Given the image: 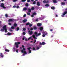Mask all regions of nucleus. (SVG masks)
<instances>
[{"instance_id": "obj_13", "label": "nucleus", "mask_w": 67, "mask_h": 67, "mask_svg": "<svg viewBox=\"0 0 67 67\" xmlns=\"http://www.w3.org/2000/svg\"><path fill=\"white\" fill-rule=\"evenodd\" d=\"M34 34L36 36V37H37V35H38L37 32H34Z\"/></svg>"}, {"instance_id": "obj_4", "label": "nucleus", "mask_w": 67, "mask_h": 67, "mask_svg": "<svg viewBox=\"0 0 67 67\" xmlns=\"http://www.w3.org/2000/svg\"><path fill=\"white\" fill-rule=\"evenodd\" d=\"M32 48L31 47H29L27 48V49L28 50H29V53H31V52H32V51L31 50H30V49H31Z\"/></svg>"}, {"instance_id": "obj_48", "label": "nucleus", "mask_w": 67, "mask_h": 67, "mask_svg": "<svg viewBox=\"0 0 67 67\" xmlns=\"http://www.w3.org/2000/svg\"><path fill=\"white\" fill-rule=\"evenodd\" d=\"M9 31H10V32H12L13 30H12V29H9Z\"/></svg>"}, {"instance_id": "obj_52", "label": "nucleus", "mask_w": 67, "mask_h": 67, "mask_svg": "<svg viewBox=\"0 0 67 67\" xmlns=\"http://www.w3.org/2000/svg\"><path fill=\"white\" fill-rule=\"evenodd\" d=\"M31 16L32 18H33L34 17V15L32 14V15H31Z\"/></svg>"}, {"instance_id": "obj_49", "label": "nucleus", "mask_w": 67, "mask_h": 67, "mask_svg": "<svg viewBox=\"0 0 67 67\" xmlns=\"http://www.w3.org/2000/svg\"><path fill=\"white\" fill-rule=\"evenodd\" d=\"M38 19H36L35 21L36 22H38Z\"/></svg>"}, {"instance_id": "obj_54", "label": "nucleus", "mask_w": 67, "mask_h": 67, "mask_svg": "<svg viewBox=\"0 0 67 67\" xmlns=\"http://www.w3.org/2000/svg\"><path fill=\"white\" fill-rule=\"evenodd\" d=\"M26 16V14H25L23 16V17L25 18Z\"/></svg>"}, {"instance_id": "obj_62", "label": "nucleus", "mask_w": 67, "mask_h": 67, "mask_svg": "<svg viewBox=\"0 0 67 67\" xmlns=\"http://www.w3.org/2000/svg\"><path fill=\"white\" fill-rule=\"evenodd\" d=\"M31 37H30L29 38H28V40H30V39H31Z\"/></svg>"}, {"instance_id": "obj_53", "label": "nucleus", "mask_w": 67, "mask_h": 67, "mask_svg": "<svg viewBox=\"0 0 67 67\" xmlns=\"http://www.w3.org/2000/svg\"><path fill=\"white\" fill-rule=\"evenodd\" d=\"M36 42V40L35 39L34 42V43L35 44V43Z\"/></svg>"}, {"instance_id": "obj_46", "label": "nucleus", "mask_w": 67, "mask_h": 67, "mask_svg": "<svg viewBox=\"0 0 67 67\" xmlns=\"http://www.w3.org/2000/svg\"><path fill=\"white\" fill-rule=\"evenodd\" d=\"M13 8H16V6L15 5L13 6Z\"/></svg>"}, {"instance_id": "obj_16", "label": "nucleus", "mask_w": 67, "mask_h": 67, "mask_svg": "<svg viewBox=\"0 0 67 67\" xmlns=\"http://www.w3.org/2000/svg\"><path fill=\"white\" fill-rule=\"evenodd\" d=\"M14 26L15 27H16V26H18V25L16 23H14Z\"/></svg>"}, {"instance_id": "obj_10", "label": "nucleus", "mask_w": 67, "mask_h": 67, "mask_svg": "<svg viewBox=\"0 0 67 67\" xmlns=\"http://www.w3.org/2000/svg\"><path fill=\"white\" fill-rule=\"evenodd\" d=\"M27 10V8L26 7H24L23 8V10L24 11H26Z\"/></svg>"}, {"instance_id": "obj_21", "label": "nucleus", "mask_w": 67, "mask_h": 67, "mask_svg": "<svg viewBox=\"0 0 67 67\" xmlns=\"http://www.w3.org/2000/svg\"><path fill=\"white\" fill-rule=\"evenodd\" d=\"M45 6H46V7H49V4H47L45 5Z\"/></svg>"}, {"instance_id": "obj_3", "label": "nucleus", "mask_w": 67, "mask_h": 67, "mask_svg": "<svg viewBox=\"0 0 67 67\" xmlns=\"http://www.w3.org/2000/svg\"><path fill=\"white\" fill-rule=\"evenodd\" d=\"M21 44V42H15V44L16 46V47L17 48H18L19 47V45L18 44Z\"/></svg>"}, {"instance_id": "obj_29", "label": "nucleus", "mask_w": 67, "mask_h": 67, "mask_svg": "<svg viewBox=\"0 0 67 67\" xmlns=\"http://www.w3.org/2000/svg\"><path fill=\"white\" fill-rule=\"evenodd\" d=\"M34 7H32L31 8V10H34Z\"/></svg>"}, {"instance_id": "obj_15", "label": "nucleus", "mask_w": 67, "mask_h": 67, "mask_svg": "<svg viewBox=\"0 0 67 67\" xmlns=\"http://www.w3.org/2000/svg\"><path fill=\"white\" fill-rule=\"evenodd\" d=\"M27 21V19H25L23 20V22H24V23H25V22H26Z\"/></svg>"}, {"instance_id": "obj_39", "label": "nucleus", "mask_w": 67, "mask_h": 67, "mask_svg": "<svg viewBox=\"0 0 67 67\" xmlns=\"http://www.w3.org/2000/svg\"><path fill=\"white\" fill-rule=\"evenodd\" d=\"M12 29H14V27L13 26H12L11 27Z\"/></svg>"}, {"instance_id": "obj_63", "label": "nucleus", "mask_w": 67, "mask_h": 67, "mask_svg": "<svg viewBox=\"0 0 67 67\" xmlns=\"http://www.w3.org/2000/svg\"><path fill=\"white\" fill-rule=\"evenodd\" d=\"M25 39V38L23 37V41H24V40Z\"/></svg>"}, {"instance_id": "obj_20", "label": "nucleus", "mask_w": 67, "mask_h": 67, "mask_svg": "<svg viewBox=\"0 0 67 67\" xmlns=\"http://www.w3.org/2000/svg\"><path fill=\"white\" fill-rule=\"evenodd\" d=\"M33 28H34V29L35 30H37V28L36 27V26H34Z\"/></svg>"}, {"instance_id": "obj_37", "label": "nucleus", "mask_w": 67, "mask_h": 67, "mask_svg": "<svg viewBox=\"0 0 67 67\" xmlns=\"http://www.w3.org/2000/svg\"><path fill=\"white\" fill-rule=\"evenodd\" d=\"M41 33H39L38 34L37 36H40V35H41Z\"/></svg>"}, {"instance_id": "obj_35", "label": "nucleus", "mask_w": 67, "mask_h": 67, "mask_svg": "<svg viewBox=\"0 0 67 67\" xmlns=\"http://www.w3.org/2000/svg\"><path fill=\"white\" fill-rule=\"evenodd\" d=\"M17 31H19V30H20V29L19 28V27H17L16 28Z\"/></svg>"}, {"instance_id": "obj_58", "label": "nucleus", "mask_w": 67, "mask_h": 67, "mask_svg": "<svg viewBox=\"0 0 67 67\" xmlns=\"http://www.w3.org/2000/svg\"><path fill=\"white\" fill-rule=\"evenodd\" d=\"M22 47H23V48H24V47H25V46H24V45H22Z\"/></svg>"}, {"instance_id": "obj_32", "label": "nucleus", "mask_w": 67, "mask_h": 67, "mask_svg": "<svg viewBox=\"0 0 67 67\" xmlns=\"http://www.w3.org/2000/svg\"><path fill=\"white\" fill-rule=\"evenodd\" d=\"M28 10L29 11L28 12H31V10L30 9H28Z\"/></svg>"}, {"instance_id": "obj_8", "label": "nucleus", "mask_w": 67, "mask_h": 67, "mask_svg": "<svg viewBox=\"0 0 67 67\" xmlns=\"http://www.w3.org/2000/svg\"><path fill=\"white\" fill-rule=\"evenodd\" d=\"M37 25L38 26H42V24L38 23L37 24Z\"/></svg>"}, {"instance_id": "obj_60", "label": "nucleus", "mask_w": 67, "mask_h": 67, "mask_svg": "<svg viewBox=\"0 0 67 67\" xmlns=\"http://www.w3.org/2000/svg\"><path fill=\"white\" fill-rule=\"evenodd\" d=\"M16 8L17 9H18L19 8V6H17Z\"/></svg>"}, {"instance_id": "obj_27", "label": "nucleus", "mask_w": 67, "mask_h": 67, "mask_svg": "<svg viewBox=\"0 0 67 67\" xmlns=\"http://www.w3.org/2000/svg\"><path fill=\"white\" fill-rule=\"evenodd\" d=\"M25 5L26 7H29V4H28V3H26L25 4Z\"/></svg>"}, {"instance_id": "obj_6", "label": "nucleus", "mask_w": 67, "mask_h": 67, "mask_svg": "<svg viewBox=\"0 0 67 67\" xmlns=\"http://www.w3.org/2000/svg\"><path fill=\"white\" fill-rule=\"evenodd\" d=\"M67 11L65 12H64V13L63 14V15H62V17H64V15H65V14H67Z\"/></svg>"}, {"instance_id": "obj_64", "label": "nucleus", "mask_w": 67, "mask_h": 67, "mask_svg": "<svg viewBox=\"0 0 67 67\" xmlns=\"http://www.w3.org/2000/svg\"><path fill=\"white\" fill-rule=\"evenodd\" d=\"M16 52H17V53H18L19 52V51H18V50H16Z\"/></svg>"}, {"instance_id": "obj_43", "label": "nucleus", "mask_w": 67, "mask_h": 67, "mask_svg": "<svg viewBox=\"0 0 67 67\" xmlns=\"http://www.w3.org/2000/svg\"><path fill=\"white\" fill-rule=\"evenodd\" d=\"M23 35H25V34H26L25 33V32H23Z\"/></svg>"}, {"instance_id": "obj_34", "label": "nucleus", "mask_w": 67, "mask_h": 67, "mask_svg": "<svg viewBox=\"0 0 67 67\" xmlns=\"http://www.w3.org/2000/svg\"><path fill=\"white\" fill-rule=\"evenodd\" d=\"M30 24V23H28L26 24V25H29Z\"/></svg>"}, {"instance_id": "obj_26", "label": "nucleus", "mask_w": 67, "mask_h": 67, "mask_svg": "<svg viewBox=\"0 0 67 67\" xmlns=\"http://www.w3.org/2000/svg\"><path fill=\"white\" fill-rule=\"evenodd\" d=\"M32 14H33L34 15H36V13L35 12H34L32 13Z\"/></svg>"}, {"instance_id": "obj_33", "label": "nucleus", "mask_w": 67, "mask_h": 67, "mask_svg": "<svg viewBox=\"0 0 67 67\" xmlns=\"http://www.w3.org/2000/svg\"><path fill=\"white\" fill-rule=\"evenodd\" d=\"M29 25L30 27L32 26V24H29Z\"/></svg>"}, {"instance_id": "obj_57", "label": "nucleus", "mask_w": 67, "mask_h": 67, "mask_svg": "<svg viewBox=\"0 0 67 67\" xmlns=\"http://www.w3.org/2000/svg\"><path fill=\"white\" fill-rule=\"evenodd\" d=\"M40 45H42V43L41 42H40Z\"/></svg>"}, {"instance_id": "obj_7", "label": "nucleus", "mask_w": 67, "mask_h": 67, "mask_svg": "<svg viewBox=\"0 0 67 67\" xmlns=\"http://www.w3.org/2000/svg\"><path fill=\"white\" fill-rule=\"evenodd\" d=\"M13 21H14V19H9L8 20V22H13Z\"/></svg>"}, {"instance_id": "obj_17", "label": "nucleus", "mask_w": 67, "mask_h": 67, "mask_svg": "<svg viewBox=\"0 0 67 67\" xmlns=\"http://www.w3.org/2000/svg\"><path fill=\"white\" fill-rule=\"evenodd\" d=\"M8 35H12V33L8 32L7 33Z\"/></svg>"}, {"instance_id": "obj_28", "label": "nucleus", "mask_w": 67, "mask_h": 67, "mask_svg": "<svg viewBox=\"0 0 67 67\" xmlns=\"http://www.w3.org/2000/svg\"><path fill=\"white\" fill-rule=\"evenodd\" d=\"M32 50L33 51H36V49H35V48L34 47H33L32 48Z\"/></svg>"}, {"instance_id": "obj_38", "label": "nucleus", "mask_w": 67, "mask_h": 67, "mask_svg": "<svg viewBox=\"0 0 67 67\" xmlns=\"http://www.w3.org/2000/svg\"><path fill=\"white\" fill-rule=\"evenodd\" d=\"M40 20H42L43 19V18H42V17H41L40 18Z\"/></svg>"}, {"instance_id": "obj_40", "label": "nucleus", "mask_w": 67, "mask_h": 67, "mask_svg": "<svg viewBox=\"0 0 67 67\" xmlns=\"http://www.w3.org/2000/svg\"><path fill=\"white\" fill-rule=\"evenodd\" d=\"M8 25H10V26H11L12 25V24L10 23H9L8 24Z\"/></svg>"}, {"instance_id": "obj_56", "label": "nucleus", "mask_w": 67, "mask_h": 67, "mask_svg": "<svg viewBox=\"0 0 67 67\" xmlns=\"http://www.w3.org/2000/svg\"><path fill=\"white\" fill-rule=\"evenodd\" d=\"M42 36H43V37H45V35L43 34L42 35Z\"/></svg>"}, {"instance_id": "obj_25", "label": "nucleus", "mask_w": 67, "mask_h": 67, "mask_svg": "<svg viewBox=\"0 0 67 67\" xmlns=\"http://www.w3.org/2000/svg\"><path fill=\"white\" fill-rule=\"evenodd\" d=\"M51 9L52 10H54L55 9V7L52 6L51 7Z\"/></svg>"}, {"instance_id": "obj_23", "label": "nucleus", "mask_w": 67, "mask_h": 67, "mask_svg": "<svg viewBox=\"0 0 67 67\" xmlns=\"http://www.w3.org/2000/svg\"><path fill=\"white\" fill-rule=\"evenodd\" d=\"M62 5H65V3H64V2L62 3Z\"/></svg>"}, {"instance_id": "obj_59", "label": "nucleus", "mask_w": 67, "mask_h": 67, "mask_svg": "<svg viewBox=\"0 0 67 67\" xmlns=\"http://www.w3.org/2000/svg\"><path fill=\"white\" fill-rule=\"evenodd\" d=\"M23 30L24 31H25V30H26V29H25V28H24L23 29Z\"/></svg>"}, {"instance_id": "obj_22", "label": "nucleus", "mask_w": 67, "mask_h": 67, "mask_svg": "<svg viewBox=\"0 0 67 67\" xmlns=\"http://www.w3.org/2000/svg\"><path fill=\"white\" fill-rule=\"evenodd\" d=\"M5 51L6 52H9L10 51L9 50H8V49H5Z\"/></svg>"}, {"instance_id": "obj_11", "label": "nucleus", "mask_w": 67, "mask_h": 67, "mask_svg": "<svg viewBox=\"0 0 67 67\" xmlns=\"http://www.w3.org/2000/svg\"><path fill=\"white\" fill-rule=\"evenodd\" d=\"M43 29H44V28L42 27L40 28V30L41 31H42V30H43Z\"/></svg>"}, {"instance_id": "obj_12", "label": "nucleus", "mask_w": 67, "mask_h": 67, "mask_svg": "<svg viewBox=\"0 0 67 67\" xmlns=\"http://www.w3.org/2000/svg\"><path fill=\"white\" fill-rule=\"evenodd\" d=\"M0 56L2 57V58H3V57L4 55L3 54H2V53H0Z\"/></svg>"}, {"instance_id": "obj_50", "label": "nucleus", "mask_w": 67, "mask_h": 67, "mask_svg": "<svg viewBox=\"0 0 67 67\" xmlns=\"http://www.w3.org/2000/svg\"><path fill=\"white\" fill-rule=\"evenodd\" d=\"M36 49L37 50L39 49H40V47H38L36 48Z\"/></svg>"}, {"instance_id": "obj_14", "label": "nucleus", "mask_w": 67, "mask_h": 67, "mask_svg": "<svg viewBox=\"0 0 67 67\" xmlns=\"http://www.w3.org/2000/svg\"><path fill=\"white\" fill-rule=\"evenodd\" d=\"M32 37L34 38H35V39H37V38L35 37V35H32Z\"/></svg>"}, {"instance_id": "obj_1", "label": "nucleus", "mask_w": 67, "mask_h": 67, "mask_svg": "<svg viewBox=\"0 0 67 67\" xmlns=\"http://www.w3.org/2000/svg\"><path fill=\"white\" fill-rule=\"evenodd\" d=\"M25 51V49L24 48H23V49L21 50V52L22 53H24V54H27V53Z\"/></svg>"}, {"instance_id": "obj_44", "label": "nucleus", "mask_w": 67, "mask_h": 67, "mask_svg": "<svg viewBox=\"0 0 67 67\" xmlns=\"http://www.w3.org/2000/svg\"><path fill=\"white\" fill-rule=\"evenodd\" d=\"M5 16H6V17H8V14H5Z\"/></svg>"}, {"instance_id": "obj_5", "label": "nucleus", "mask_w": 67, "mask_h": 67, "mask_svg": "<svg viewBox=\"0 0 67 67\" xmlns=\"http://www.w3.org/2000/svg\"><path fill=\"white\" fill-rule=\"evenodd\" d=\"M1 7L3 8V9H5L6 8L4 7V4L3 3L1 4Z\"/></svg>"}, {"instance_id": "obj_61", "label": "nucleus", "mask_w": 67, "mask_h": 67, "mask_svg": "<svg viewBox=\"0 0 67 67\" xmlns=\"http://www.w3.org/2000/svg\"><path fill=\"white\" fill-rule=\"evenodd\" d=\"M50 31H51V32H52V31H53V29H50Z\"/></svg>"}, {"instance_id": "obj_47", "label": "nucleus", "mask_w": 67, "mask_h": 67, "mask_svg": "<svg viewBox=\"0 0 67 67\" xmlns=\"http://www.w3.org/2000/svg\"><path fill=\"white\" fill-rule=\"evenodd\" d=\"M21 1L22 2H25L26 1V0H22Z\"/></svg>"}, {"instance_id": "obj_36", "label": "nucleus", "mask_w": 67, "mask_h": 67, "mask_svg": "<svg viewBox=\"0 0 67 67\" xmlns=\"http://www.w3.org/2000/svg\"><path fill=\"white\" fill-rule=\"evenodd\" d=\"M33 3V4H35L36 3V2L35 1H34Z\"/></svg>"}, {"instance_id": "obj_19", "label": "nucleus", "mask_w": 67, "mask_h": 67, "mask_svg": "<svg viewBox=\"0 0 67 67\" xmlns=\"http://www.w3.org/2000/svg\"><path fill=\"white\" fill-rule=\"evenodd\" d=\"M53 3H57V1L56 0H53Z\"/></svg>"}, {"instance_id": "obj_51", "label": "nucleus", "mask_w": 67, "mask_h": 67, "mask_svg": "<svg viewBox=\"0 0 67 67\" xmlns=\"http://www.w3.org/2000/svg\"><path fill=\"white\" fill-rule=\"evenodd\" d=\"M31 1L30 0H27V2H30Z\"/></svg>"}, {"instance_id": "obj_55", "label": "nucleus", "mask_w": 67, "mask_h": 67, "mask_svg": "<svg viewBox=\"0 0 67 67\" xmlns=\"http://www.w3.org/2000/svg\"><path fill=\"white\" fill-rule=\"evenodd\" d=\"M16 1H17V0H13V2H16Z\"/></svg>"}, {"instance_id": "obj_9", "label": "nucleus", "mask_w": 67, "mask_h": 67, "mask_svg": "<svg viewBox=\"0 0 67 67\" xmlns=\"http://www.w3.org/2000/svg\"><path fill=\"white\" fill-rule=\"evenodd\" d=\"M43 2L44 3H48V1H46L45 0H44V1H43Z\"/></svg>"}, {"instance_id": "obj_31", "label": "nucleus", "mask_w": 67, "mask_h": 67, "mask_svg": "<svg viewBox=\"0 0 67 67\" xmlns=\"http://www.w3.org/2000/svg\"><path fill=\"white\" fill-rule=\"evenodd\" d=\"M1 31H2V32H3V31H4V29H1Z\"/></svg>"}, {"instance_id": "obj_24", "label": "nucleus", "mask_w": 67, "mask_h": 67, "mask_svg": "<svg viewBox=\"0 0 67 67\" xmlns=\"http://www.w3.org/2000/svg\"><path fill=\"white\" fill-rule=\"evenodd\" d=\"M29 34L30 35H32V34H33V32L32 31H30V32H29Z\"/></svg>"}, {"instance_id": "obj_41", "label": "nucleus", "mask_w": 67, "mask_h": 67, "mask_svg": "<svg viewBox=\"0 0 67 67\" xmlns=\"http://www.w3.org/2000/svg\"><path fill=\"white\" fill-rule=\"evenodd\" d=\"M27 15H30V13L29 12H28L27 13Z\"/></svg>"}, {"instance_id": "obj_30", "label": "nucleus", "mask_w": 67, "mask_h": 67, "mask_svg": "<svg viewBox=\"0 0 67 67\" xmlns=\"http://www.w3.org/2000/svg\"><path fill=\"white\" fill-rule=\"evenodd\" d=\"M13 51L14 52L15 51V48H13Z\"/></svg>"}, {"instance_id": "obj_18", "label": "nucleus", "mask_w": 67, "mask_h": 67, "mask_svg": "<svg viewBox=\"0 0 67 67\" xmlns=\"http://www.w3.org/2000/svg\"><path fill=\"white\" fill-rule=\"evenodd\" d=\"M37 5L38 6H40V2H37Z\"/></svg>"}, {"instance_id": "obj_45", "label": "nucleus", "mask_w": 67, "mask_h": 67, "mask_svg": "<svg viewBox=\"0 0 67 67\" xmlns=\"http://www.w3.org/2000/svg\"><path fill=\"white\" fill-rule=\"evenodd\" d=\"M33 30V27H31L30 29V30L31 31H32V30Z\"/></svg>"}, {"instance_id": "obj_2", "label": "nucleus", "mask_w": 67, "mask_h": 67, "mask_svg": "<svg viewBox=\"0 0 67 67\" xmlns=\"http://www.w3.org/2000/svg\"><path fill=\"white\" fill-rule=\"evenodd\" d=\"M3 28L4 30H5V33H7V26L6 25L4 26L3 27Z\"/></svg>"}, {"instance_id": "obj_42", "label": "nucleus", "mask_w": 67, "mask_h": 67, "mask_svg": "<svg viewBox=\"0 0 67 67\" xmlns=\"http://www.w3.org/2000/svg\"><path fill=\"white\" fill-rule=\"evenodd\" d=\"M42 45H45V42H43L42 43Z\"/></svg>"}]
</instances>
